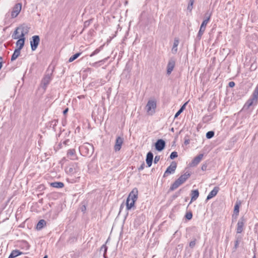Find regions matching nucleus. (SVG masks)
<instances>
[{"instance_id": "f257e3e1", "label": "nucleus", "mask_w": 258, "mask_h": 258, "mask_svg": "<svg viewBox=\"0 0 258 258\" xmlns=\"http://www.w3.org/2000/svg\"><path fill=\"white\" fill-rule=\"evenodd\" d=\"M53 72V69L51 70L48 69L41 80V86L44 90L46 89L48 85L52 79Z\"/></svg>"}, {"instance_id": "f03ea898", "label": "nucleus", "mask_w": 258, "mask_h": 258, "mask_svg": "<svg viewBox=\"0 0 258 258\" xmlns=\"http://www.w3.org/2000/svg\"><path fill=\"white\" fill-rule=\"evenodd\" d=\"M258 103V97L252 94L244 105L243 108L248 109L251 106H256Z\"/></svg>"}, {"instance_id": "7ed1b4c3", "label": "nucleus", "mask_w": 258, "mask_h": 258, "mask_svg": "<svg viewBox=\"0 0 258 258\" xmlns=\"http://www.w3.org/2000/svg\"><path fill=\"white\" fill-rule=\"evenodd\" d=\"M79 170L80 169L78 164L76 163L69 165L65 168L66 172L71 176L73 175L74 174L77 173Z\"/></svg>"}, {"instance_id": "20e7f679", "label": "nucleus", "mask_w": 258, "mask_h": 258, "mask_svg": "<svg viewBox=\"0 0 258 258\" xmlns=\"http://www.w3.org/2000/svg\"><path fill=\"white\" fill-rule=\"evenodd\" d=\"M40 41V37L38 35H34L32 37L30 40V45L32 51H35L37 49Z\"/></svg>"}, {"instance_id": "39448f33", "label": "nucleus", "mask_w": 258, "mask_h": 258, "mask_svg": "<svg viewBox=\"0 0 258 258\" xmlns=\"http://www.w3.org/2000/svg\"><path fill=\"white\" fill-rule=\"evenodd\" d=\"M146 110L149 114H152L155 112L156 108V102L154 100H149L146 106Z\"/></svg>"}, {"instance_id": "423d86ee", "label": "nucleus", "mask_w": 258, "mask_h": 258, "mask_svg": "<svg viewBox=\"0 0 258 258\" xmlns=\"http://www.w3.org/2000/svg\"><path fill=\"white\" fill-rule=\"evenodd\" d=\"M22 9V4L18 3L16 4L13 8L11 12V18H15L17 17L19 14Z\"/></svg>"}, {"instance_id": "0eeeda50", "label": "nucleus", "mask_w": 258, "mask_h": 258, "mask_svg": "<svg viewBox=\"0 0 258 258\" xmlns=\"http://www.w3.org/2000/svg\"><path fill=\"white\" fill-rule=\"evenodd\" d=\"M246 219L243 216L241 217L237 224L236 233L240 234L244 229V225L246 222Z\"/></svg>"}, {"instance_id": "6e6552de", "label": "nucleus", "mask_w": 258, "mask_h": 258, "mask_svg": "<svg viewBox=\"0 0 258 258\" xmlns=\"http://www.w3.org/2000/svg\"><path fill=\"white\" fill-rule=\"evenodd\" d=\"M176 167V162H171L170 166L167 167L166 171H165L164 173V177H166L169 174L174 173Z\"/></svg>"}, {"instance_id": "1a4fd4ad", "label": "nucleus", "mask_w": 258, "mask_h": 258, "mask_svg": "<svg viewBox=\"0 0 258 258\" xmlns=\"http://www.w3.org/2000/svg\"><path fill=\"white\" fill-rule=\"evenodd\" d=\"M166 143L163 139H158L155 144V149L158 151H162L165 147Z\"/></svg>"}, {"instance_id": "9d476101", "label": "nucleus", "mask_w": 258, "mask_h": 258, "mask_svg": "<svg viewBox=\"0 0 258 258\" xmlns=\"http://www.w3.org/2000/svg\"><path fill=\"white\" fill-rule=\"evenodd\" d=\"M123 143V138H121L119 136H118L116 137L115 145L114 146V149L116 152L119 151L120 150Z\"/></svg>"}, {"instance_id": "9b49d317", "label": "nucleus", "mask_w": 258, "mask_h": 258, "mask_svg": "<svg viewBox=\"0 0 258 258\" xmlns=\"http://www.w3.org/2000/svg\"><path fill=\"white\" fill-rule=\"evenodd\" d=\"M18 27L19 28L20 37L25 38V36L28 33L30 28L25 24L21 25Z\"/></svg>"}, {"instance_id": "f8f14e48", "label": "nucleus", "mask_w": 258, "mask_h": 258, "mask_svg": "<svg viewBox=\"0 0 258 258\" xmlns=\"http://www.w3.org/2000/svg\"><path fill=\"white\" fill-rule=\"evenodd\" d=\"M175 64V60L174 58H171L168 62L167 67V74L170 75L173 71Z\"/></svg>"}, {"instance_id": "ddd939ff", "label": "nucleus", "mask_w": 258, "mask_h": 258, "mask_svg": "<svg viewBox=\"0 0 258 258\" xmlns=\"http://www.w3.org/2000/svg\"><path fill=\"white\" fill-rule=\"evenodd\" d=\"M67 157L69 160H77L78 157L77 156L75 150L74 149L69 150L67 153Z\"/></svg>"}, {"instance_id": "4468645a", "label": "nucleus", "mask_w": 258, "mask_h": 258, "mask_svg": "<svg viewBox=\"0 0 258 258\" xmlns=\"http://www.w3.org/2000/svg\"><path fill=\"white\" fill-rule=\"evenodd\" d=\"M138 190L137 188L135 187L133 188L132 191L129 194L127 199L135 201L136 202L138 199Z\"/></svg>"}, {"instance_id": "2eb2a0df", "label": "nucleus", "mask_w": 258, "mask_h": 258, "mask_svg": "<svg viewBox=\"0 0 258 258\" xmlns=\"http://www.w3.org/2000/svg\"><path fill=\"white\" fill-rule=\"evenodd\" d=\"M219 190V187L218 186H215L213 189V190L212 191H211V192L209 194V195L207 197L206 201H208V200L211 199L212 198H213V197H214L215 196H216L217 195V193L218 192Z\"/></svg>"}, {"instance_id": "dca6fc26", "label": "nucleus", "mask_w": 258, "mask_h": 258, "mask_svg": "<svg viewBox=\"0 0 258 258\" xmlns=\"http://www.w3.org/2000/svg\"><path fill=\"white\" fill-rule=\"evenodd\" d=\"M241 204L240 201H237L234 208V213L232 215V218L236 219L239 212V207Z\"/></svg>"}, {"instance_id": "f3484780", "label": "nucleus", "mask_w": 258, "mask_h": 258, "mask_svg": "<svg viewBox=\"0 0 258 258\" xmlns=\"http://www.w3.org/2000/svg\"><path fill=\"white\" fill-rule=\"evenodd\" d=\"M16 42L17 46H19L17 49L21 50L25 44V38L20 37Z\"/></svg>"}, {"instance_id": "a211bd4d", "label": "nucleus", "mask_w": 258, "mask_h": 258, "mask_svg": "<svg viewBox=\"0 0 258 258\" xmlns=\"http://www.w3.org/2000/svg\"><path fill=\"white\" fill-rule=\"evenodd\" d=\"M179 39L177 38H174L173 45L171 49L172 53L176 54L177 51V46L179 44Z\"/></svg>"}, {"instance_id": "6ab92c4d", "label": "nucleus", "mask_w": 258, "mask_h": 258, "mask_svg": "<svg viewBox=\"0 0 258 258\" xmlns=\"http://www.w3.org/2000/svg\"><path fill=\"white\" fill-rule=\"evenodd\" d=\"M191 198L189 204L191 203L192 201H195L198 199L199 196V190L198 189L191 190Z\"/></svg>"}, {"instance_id": "aec40b11", "label": "nucleus", "mask_w": 258, "mask_h": 258, "mask_svg": "<svg viewBox=\"0 0 258 258\" xmlns=\"http://www.w3.org/2000/svg\"><path fill=\"white\" fill-rule=\"evenodd\" d=\"M181 183L177 179L170 186L169 190L171 191H173L176 188H177L180 185H181Z\"/></svg>"}, {"instance_id": "412c9836", "label": "nucleus", "mask_w": 258, "mask_h": 258, "mask_svg": "<svg viewBox=\"0 0 258 258\" xmlns=\"http://www.w3.org/2000/svg\"><path fill=\"white\" fill-rule=\"evenodd\" d=\"M22 253L23 252L20 251L19 250H13L9 255L8 258H14L22 254Z\"/></svg>"}, {"instance_id": "4be33fe9", "label": "nucleus", "mask_w": 258, "mask_h": 258, "mask_svg": "<svg viewBox=\"0 0 258 258\" xmlns=\"http://www.w3.org/2000/svg\"><path fill=\"white\" fill-rule=\"evenodd\" d=\"M135 202V201L127 199L126 202V209L127 210H131L134 206Z\"/></svg>"}, {"instance_id": "5701e85b", "label": "nucleus", "mask_w": 258, "mask_h": 258, "mask_svg": "<svg viewBox=\"0 0 258 258\" xmlns=\"http://www.w3.org/2000/svg\"><path fill=\"white\" fill-rule=\"evenodd\" d=\"M51 186L53 187L61 188L64 186V184L62 182L56 181L51 183Z\"/></svg>"}, {"instance_id": "b1692460", "label": "nucleus", "mask_w": 258, "mask_h": 258, "mask_svg": "<svg viewBox=\"0 0 258 258\" xmlns=\"http://www.w3.org/2000/svg\"><path fill=\"white\" fill-rule=\"evenodd\" d=\"M20 53L21 50L16 48L12 55L11 59V61L15 60L20 55Z\"/></svg>"}, {"instance_id": "393cba45", "label": "nucleus", "mask_w": 258, "mask_h": 258, "mask_svg": "<svg viewBox=\"0 0 258 258\" xmlns=\"http://www.w3.org/2000/svg\"><path fill=\"white\" fill-rule=\"evenodd\" d=\"M45 225H46V221L43 219H41L38 222L36 226V229L38 230H40L44 227Z\"/></svg>"}, {"instance_id": "a878e982", "label": "nucleus", "mask_w": 258, "mask_h": 258, "mask_svg": "<svg viewBox=\"0 0 258 258\" xmlns=\"http://www.w3.org/2000/svg\"><path fill=\"white\" fill-rule=\"evenodd\" d=\"M19 33H20L19 31V28L17 27L12 34V38L14 39H17L19 38L20 37V34L19 35Z\"/></svg>"}, {"instance_id": "bb28decb", "label": "nucleus", "mask_w": 258, "mask_h": 258, "mask_svg": "<svg viewBox=\"0 0 258 258\" xmlns=\"http://www.w3.org/2000/svg\"><path fill=\"white\" fill-rule=\"evenodd\" d=\"M191 172L189 171L187 168H185L184 173L181 175L186 180L190 176Z\"/></svg>"}, {"instance_id": "cd10ccee", "label": "nucleus", "mask_w": 258, "mask_h": 258, "mask_svg": "<svg viewBox=\"0 0 258 258\" xmlns=\"http://www.w3.org/2000/svg\"><path fill=\"white\" fill-rule=\"evenodd\" d=\"M80 178V176H78L77 177H72V176H71V177L70 178H68L67 179V180L68 182H69L70 183H74L78 182L79 181Z\"/></svg>"}, {"instance_id": "c85d7f7f", "label": "nucleus", "mask_w": 258, "mask_h": 258, "mask_svg": "<svg viewBox=\"0 0 258 258\" xmlns=\"http://www.w3.org/2000/svg\"><path fill=\"white\" fill-rule=\"evenodd\" d=\"M187 102L185 103L178 110V111L176 113L174 116V118L177 117L183 111V110L185 109V107L186 105L187 104Z\"/></svg>"}, {"instance_id": "c756f323", "label": "nucleus", "mask_w": 258, "mask_h": 258, "mask_svg": "<svg viewBox=\"0 0 258 258\" xmlns=\"http://www.w3.org/2000/svg\"><path fill=\"white\" fill-rule=\"evenodd\" d=\"M208 23V19L207 20H204V21L202 23V24L200 26V29L202 30L205 31Z\"/></svg>"}, {"instance_id": "7c9ffc66", "label": "nucleus", "mask_w": 258, "mask_h": 258, "mask_svg": "<svg viewBox=\"0 0 258 258\" xmlns=\"http://www.w3.org/2000/svg\"><path fill=\"white\" fill-rule=\"evenodd\" d=\"M146 161H153V154L151 152L147 153Z\"/></svg>"}, {"instance_id": "2f4dec72", "label": "nucleus", "mask_w": 258, "mask_h": 258, "mask_svg": "<svg viewBox=\"0 0 258 258\" xmlns=\"http://www.w3.org/2000/svg\"><path fill=\"white\" fill-rule=\"evenodd\" d=\"M204 157V154L203 153H200L198 154L197 156H196L194 159L192 160V161H200L203 159V158Z\"/></svg>"}, {"instance_id": "473e14b6", "label": "nucleus", "mask_w": 258, "mask_h": 258, "mask_svg": "<svg viewBox=\"0 0 258 258\" xmlns=\"http://www.w3.org/2000/svg\"><path fill=\"white\" fill-rule=\"evenodd\" d=\"M81 54V52H78V53H77L76 54H75L74 55H73V56H72L69 59V61L70 62H72L74 60H75L76 59H77Z\"/></svg>"}, {"instance_id": "72a5a7b5", "label": "nucleus", "mask_w": 258, "mask_h": 258, "mask_svg": "<svg viewBox=\"0 0 258 258\" xmlns=\"http://www.w3.org/2000/svg\"><path fill=\"white\" fill-rule=\"evenodd\" d=\"M195 2V0H189L188 4L187 9L189 12H191L193 8V5Z\"/></svg>"}, {"instance_id": "f704fd0d", "label": "nucleus", "mask_w": 258, "mask_h": 258, "mask_svg": "<svg viewBox=\"0 0 258 258\" xmlns=\"http://www.w3.org/2000/svg\"><path fill=\"white\" fill-rule=\"evenodd\" d=\"M103 48V46H101L100 47H99L98 48H97L96 49H95L91 54H90V56L91 57H92L93 56L98 54L100 51V50L102 49Z\"/></svg>"}, {"instance_id": "c9c22d12", "label": "nucleus", "mask_w": 258, "mask_h": 258, "mask_svg": "<svg viewBox=\"0 0 258 258\" xmlns=\"http://www.w3.org/2000/svg\"><path fill=\"white\" fill-rule=\"evenodd\" d=\"M103 250L104 253H103V257L104 258H106V254L107 250V247L106 246V245L103 244L100 248V251Z\"/></svg>"}, {"instance_id": "e433bc0d", "label": "nucleus", "mask_w": 258, "mask_h": 258, "mask_svg": "<svg viewBox=\"0 0 258 258\" xmlns=\"http://www.w3.org/2000/svg\"><path fill=\"white\" fill-rule=\"evenodd\" d=\"M215 133L214 131H209L206 133V138L208 139H211L214 137Z\"/></svg>"}, {"instance_id": "4c0bfd02", "label": "nucleus", "mask_w": 258, "mask_h": 258, "mask_svg": "<svg viewBox=\"0 0 258 258\" xmlns=\"http://www.w3.org/2000/svg\"><path fill=\"white\" fill-rule=\"evenodd\" d=\"M192 218V213L191 212H189L186 213L185 218L187 220H190Z\"/></svg>"}, {"instance_id": "58836bf2", "label": "nucleus", "mask_w": 258, "mask_h": 258, "mask_svg": "<svg viewBox=\"0 0 258 258\" xmlns=\"http://www.w3.org/2000/svg\"><path fill=\"white\" fill-rule=\"evenodd\" d=\"M204 32L205 31L202 30H201V29L199 30V32H198V35H197V39L198 40H201V39L202 38V36L203 35Z\"/></svg>"}, {"instance_id": "ea45409f", "label": "nucleus", "mask_w": 258, "mask_h": 258, "mask_svg": "<svg viewBox=\"0 0 258 258\" xmlns=\"http://www.w3.org/2000/svg\"><path fill=\"white\" fill-rule=\"evenodd\" d=\"M177 156H178L177 152L176 151H174L171 153L169 157H170V159L173 160V159H175V158H176Z\"/></svg>"}, {"instance_id": "a19ab883", "label": "nucleus", "mask_w": 258, "mask_h": 258, "mask_svg": "<svg viewBox=\"0 0 258 258\" xmlns=\"http://www.w3.org/2000/svg\"><path fill=\"white\" fill-rule=\"evenodd\" d=\"M211 15H212L211 13H209L208 12H207L205 15V19L204 20H207L208 19V22H209V21L210 20Z\"/></svg>"}, {"instance_id": "79ce46f5", "label": "nucleus", "mask_w": 258, "mask_h": 258, "mask_svg": "<svg viewBox=\"0 0 258 258\" xmlns=\"http://www.w3.org/2000/svg\"><path fill=\"white\" fill-rule=\"evenodd\" d=\"M234 246L233 248V252H235L236 249H237V248L238 247V246H239V242H238V241H235V242H234Z\"/></svg>"}, {"instance_id": "37998d69", "label": "nucleus", "mask_w": 258, "mask_h": 258, "mask_svg": "<svg viewBox=\"0 0 258 258\" xmlns=\"http://www.w3.org/2000/svg\"><path fill=\"white\" fill-rule=\"evenodd\" d=\"M196 239H195L194 240L191 241L189 242V247L191 248H194L196 245Z\"/></svg>"}, {"instance_id": "c03bdc74", "label": "nucleus", "mask_w": 258, "mask_h": 258, "mask_svg": "<svg viewBox=\"0 0 258 258\" xmlns=\"http://www.w3.org/2000/svg\"><path fill=\"white\" fill-rule=\"evenodd\" d=\"M182 191V189H180L178 191L175 192V194L173 195V197L174 199H176L181 194V191Z\"/></svg>"}, {"instance_id": "a18cd8bd", "label": "nucleus", "mask_w": 258, "mask_h": 258, "mask_svg": "<svg viewBox=\"0 0 258 258\" xmlns=\"http://www.w3.org/2000/svg\"><path fill=\"white\" fill-rule=\"evenodd\" d=\"M146 167V164L145 162H143L141 166L138 168L139 171L143 170Z\"/></svg>"}, {"instance_id": "49530a36", "label": "nucleus", "mask_w": 258, "mask_h": 258, "mask_svg": "<svg viewBox=\"0 0 258 258\" xmlns=\"http://www.w3.org/2000/svg\"><path fill=\"white\" fill-rule=\"evenodd\" d=\"M252 94L258 97V85L256 86L255 89L254 90Z\"/></svg>"}, {"instance_id": "de8ad7c7", "label": "nucleus", "mask_w": 258, "mask_h": 258, "mask_svg": "<svg viewBox=\"0 0 258 258\" xmlns=\"http://www.w3.org/2000/svg\"><path fill=\"white\" fill-rule=\"evenodd\" d=\"M177 179L181 183V184H183L184 182L186 181V180L181 175H180Z\"/></svg>"}, {"instance_id": "09e8293b", "label": "nucleus", "mask_w": 258, "mask_h": 258, "mask_svg": "<svg viewBox=\"0 0 258 258\" xmlns=\"http://www.w3.org/2000/svg\"><path fill=\"white\" fill-rule=\"evenodd\" d=\"M69 142V140L68 139V140H66L65 141H64L62 143H60L58 146H59V148H61V147H62V144H63L64 145L66 146L67 145H68V143Z\"/></svg>"}, {"instance_id": "8fccbe9b", "label": "nucleus", "mask_w": 258, "mask_h": 258, "mask_svg": "<svg viewBox=\"0 0 258 258\" xmlns=\"http://www.w3.org/2000/svg\"><path fill=\"white\" fill-rule=\"evenodd\" d=\"M235 238V241H238V242H240L242 239V237L240 235H236Z\"/></svg>"}, {"instance_id": "3c124183", "label": "nucleus", "mask_w": 258, "mask_h": 258, "mask_svg": "<svg viewBox=\"0 0 258 258\" xmlns=\"http://www.w3.org/2000/svg\"><path fill=\"white\" fill-rule=\"evenodd\" d=\"M160 156L159 155H156L155 158L153 161H159L161 160Z\"/></svg>"}, {"instance_id": "603ef678", "label": "nucleus", "mask_w": 258, "mask_h": 258, "mask_svg": "<svg viewBox=\"0 0 258 258\" xmlns=\"http://www.w3.org/2000/svg\"><path fill=\"white\" fill-rule=\"evenodd\" d=\"M207 168V164L206 163L205 164H203V166H202V170L203 171H205V170H206Z\"/></svg>"}, {"instance_id": "864d4df0", "label": "nucleus", "mask_w": 258, "mask_h": 258, "mask_svg": "<svg viewBox=\"0 0 258 258\" xmlns=\"http://www.w3.org/2000/svg\"><path fill=\"white\" fill-rule=\"evenodd\" d=\"M153 162H146V168H149L152 165Z\"/></svg>"}, {"instance_id": "5fc2aeb1", "label": "nucleus", "mask_w": 258, "mask_h": 258, "mask_svg": "<svg viewBox=\"0 0 258 258\" xmlns=\"http://www.w3.org/2000/svg\"><path fill=\"white\" fill-rule=\"evenodd\" d=\"M199 163V162H191V163L189 164V166H190V167L196 166L198 165V164Z\"/></svg>"}, {"instance_id": "6e6d98bb", "label": "nucleus", "mask_w": 258, "mask_h": 258, "mask_svg": "<svg viewBox=\"0 0 258 258\" xmlns=\"http://www.w3.org/2000/svg\"><path fill=\"white\" fill-rule=\"evenodd\" d=\"M229 86L230 87H233L235 86V83L233 81H231L229 83Z\"/></svg>"}, {"instance_id": "4d7b16f0", "label": "nucleus", "mask_w": 258, "mask_h": 258, "mask_svg": "<svg viewBox=\"0 0 258 258\" xmlns=\"http://www.w3.org/2000/svg\"><path fill=\"white\" fill-rule=\"evenodd\" d=\"M68 111H69V108H66V109L63 111V114L64 115H66V114L68 113Z\"/></svg>"}, {"instance_id": "13d9d810", "label": "nucleus", "mask_w": 258, "mask_h": 258, "mask_svg": "<svg viewBox=\"0 0 258 258\" xmlns=\"http://www.w3.org/2000/svg\"><path fill=\"white\" fill-rule=\"evenodd\" d=\"M38 188L40 190H43L44 188V185L42 184H41V185H39Z\"/></svg>"}, {"instance_id": "bf43d9fd", "label": "nucleus", "mask_w": 258, "mask_h": 258, "mask_svg": "<svg viewBox=\"0 0 258 258\" xmlns=\"http://www.w3.org/2000/svg\"><path fill=\"white\" fill-rule=\"evenodd\" d=\"M2 63H3V58L2 57L0 56V70L1 69L2 67Z\"/></svg>"}, {"instance_id": "052dcab7", "label": "nucleus", "mask_w": 258, "mask_h": 258, "mask_svg": "<svg viewBox=\"0 0 258 258\" xmlns=\"http://www.w3.org/2000/svg\"><path fill=\"white\" fill-rule=\"evenodd\" d=\"M86 210V206H83V207L82 208V211L84 212Z\"/></svg>"}, {"instance_id": "680f3d73", "label": "nucleus", "mask_w": 258, "mask_h": 258, "mask_svg": "<svg viewBox=\"0 0 258 258\" xmlns=\"http://www.w3.org/2000/svg\"><path fill=\"white\" fill-rule=\"evenodd\" d=\"M89 24V22L88 21H86L85 23H84V26L85 27H86L87 26H88Z\"/></svg>"}, {"instance_id": "e2e57ef3", "label": "nucleus", "mask_w": 258, "mask_h": 258, "mask_svg": "<svg viewBox=\"0 0 258 258\" xmlns=\"http://www.w3.org/2000/svg\"><path fill=\"white\" fill-rule=\"evenodd\" d=\"M189 143V140H185V142H184V144L185 145H187Z\"/></svg>"}, {"instance_id": "0e129e2a", "label": "nucleus", "mask_w": 258, "mask_h": 258, "mask_svg": "<svg viewBox=\"0 0 258 258\" xmlns=\"http://www.w3.org/2000/svg\"><path fill=\"white\" fill-rule=\"evenodd\" d=\"M39 203H42V202H43V199H41L39 200Z\"/></svg>"}, {"instance_id": "69168bd1", "label": "nucleus", "mask_w": 258, "mask_h": 258, "mask_svg": "<svg viewBox=\"0 0 258 258\" xmlns=\"http://www.w3.org/2000/svg\"><path fill=\"white\" fill-rule=\"evenodd\" d=\"M43 258H48V256L47 255H46Z\"/></svg>"}, {"instance_id": "338daca9", "label": "nucleus", "mask_w": 258, "mask_h": 258, "mask_svg": "<svg viewBox=\"0 0 258 258\" xmlns=\"http://www.w3.org/2000/svg\"><path fill=\"white\" fill-rule=\"evenodd\" d=\"M252 258H256L255 255H254L252 257Z\"/></svg>"}, {"instance_id": "774afa93", "label": "nucleus", "mask_w": 258, "mask_h": 258, "mask_svg": "<svg viewBox=\"0 0 258 258\" xmlns=\"http://www.w3.org/2000/svg\"><path fill=\"white\" fill-rule=\"evenodd\" d=\"M96 63H94L92 64V66H95V64Z\"/></svg>"}]
</instances>
